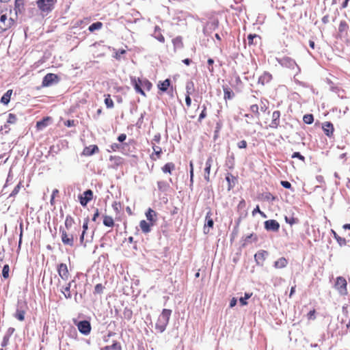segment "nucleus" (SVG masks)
<instances>
[{"label": "nucleus", "instance_id": "obj_44", "mask_svg": "<svg viewBox=\"0 0 350 350\" xmlns=\"http://www.w3.org/2000/svg\"><path fill=\"white\" fill-rule=\"evenodd\" d=\"M303 121L307 124H310L314 122V116L312 114H306L303 117Z\"/></svg>", "mask_w": 350, "mask_h": 350}, {"label": "nucleus", "instance_id": "obj_15", "mask_svg": "<svg viewBox=\"0 0 350 350\" xmlns=\"http://www.w3.org/2000/svg\"><path fill=\"white\" fill-rule=\"evenodd\" d=\"M349 26L347 21H341L339 23L338 26V35L341 38H345L348 36Z\"/></svg>", "mask_w": 350, "mask_h": 350}, {"label": "nucleus", "instance_id": "obj_54", "mask_svg": "<svg viewBox=\"0 0 350 350\" xmlns=\"http://www.w3.org/2000/svg\"><path fill=\"white\" fill-rule=\"evenodd\" d=\"M21 187V183H19L12 190V193H10V196H15L18 192Z\"/></svg>", "mask_w": 350, "mask_h": 350}, {"label": "nucleus", "instance_id": "obj_9", "mask_svg": "<svg viewBox=\"0 0 350 350\" xmlns=\"http://www.w3.org/2000/svg\"><path fill=\"white\" fill-rule=\"evenodd\" d=\"M59 81V77L53 73H48L46 74L42 82V87H49L51 86L53 83H57Z\"/></svg>", "mask_w": 350, "mask_h": 350}, {"label": "nucleus", "instance_id": "obj_63", "mask_svg": "<svg viewBox=\"0 0 350 350\" xmlns=\"http://www.w3.org/2000/svg\"><path fill=\"white\" fill-rule=\"evenodd\" d=\"M64 124L68 126H73L75 125V121L73 120H68L64 122Z\"/></svg>", "mask_w": 350, "mask_h": 350}, {"label": "nucleus", "instance_id": "obj_18", "mask_svg": "<svg viewBox=\"0 0 350 350\" xmlns=\"http://www.w3.org/2000/svg\"><path fill=\"white\" fill-rule=\"evenodd\" d=\"M213 163V159L211 156L208 157L205 163L204 168V179L207 181H210V172L211 167Z\"/></svg>", "mask_w": 350, "mask_h": 350}, {"label": "nucleus", "instance_id": "obj_49", "mask_svg": "<svg viewBox=\"0 0 350 350\" xmlns=\"http://www.w3.org/2000/svg\"><path fill=\"white\" fill-rule=\"evenodd\" d=\"M207 116L206 113V106L205 105H202V110L200 113L199 118H198V122H201L204 118H205Z\"/></svg>", "mask_w": 350, "mask_h": 350}, {"label": "nucleus", "instance_id": "obj_47", "mask_svg": "<svg viewBox=\"0 0 350 350\" xmlns=\"http://www.w3.org/2000/svg\"><path fill=\"white\" fill-rule=\"evenodd\" d=\"M10 267L8 265H5L2 270V275L5 279L9 278Z\"/></svg>", "mask_w": 350, "mask_h": 350}, {"label": "nucleus", "instance_id": "obj_62", "mask_svg": "<svg viewBox=\"0 0 350 350\" xmlns=\"http://www.w3.org/2000/svg\"><path fill=\"white\" fill-rule=\"evenodd\" d=\"M99 215H100L99 211H98V208H96V210H95V213H94V215H93V217H92V220L93 221H94V222H95V221H96V219H97V218L99 217Z\"/></svg>", "mask_w": 350, "mask_h": 350}, {"label": "nucleus", "instance_id": "obj_59", "mask_svg": "<svg viewBox=\"0 0 350 350\" xmlns=\"http://www.w3.org/2000/svg\"><path fill=\"white\" fill-rule=\"evenodd\" d=\"M160 140H161V135L159 133H157V134L154 135L151 142H154L155 144L157 145V144H159L160 142Z\"/></svg>", "mask_w": 350, "mask_h": 350}, {"label": "nucleus", "instance_id": "obj_8", "mask_svg": "<svg viewBox=\"0 0 350 350\" xmlns=\"http://www.w3.org/2000/svg\"><path fill=\"white\" fill-rule=\"evenodd\" d=\"M280 111H274L271 114V120H264L263 123L266 126V127H269L271 129H277L280 124Z\"/></svg>", "mask_w": 350, "mask_h": 350}, {"label": "nucleus", "instance_id": "obj_43", "mask_svg": "<svg viewBox=\"0 0 350 350\" xmlns=\"http://www.w3.org/2000/svg\"><path fill=\"white\" fill-rule=\"evenodd\" d=\"M256 38L260 40V36L257 34H249L247 36L248 44L249 45L256 44V42H254V39H256Z\"/></svg>", "mask_w": 350, "mask_h": 350}, {"label": "nucleus", "instance_id": "obj_58", "mask_svg": "<svg viewBox=\"0 0 350 350\" xmlns=\"http://www.w3.org/2000/svg\"><path fill=\"white\" fill-rule=\"evenodd\" d=\"M315 312H316V311H315V310H314V309H313V310H310V311L307 314V317H308V319L309 320H310V319H315V316H314Z\"/></svg>", "mask_w": 350, "mask_h": 350}, {"label": "nucleus", "instance_id": "obj_10", "mask_svg": "<svg viewBox=\"0 0 350 350\" xmlns=\"http://www.w3.org/2000/svg\"><path fill=\"white\" fill-rule=\"evenodd\" d=\"M57 271L59 276L64 281H68L70 277L68 266L65 263H59L57 266Z\"/></svg>", "mask_w": 350, "mask_h": 350}, {"label": "nucleus", "instance_id": "obj_28", "mask_svg": "<svg viewBox=\"0 0 350 350\" xmlns=\"http://www.w3.org/2000/svg\"><path fill=\"white\" fill-rule=\"evenodd\" d=\"M161 170L165 174H172V172L175 170V164L172 162H168L162 167Z\"/></svg>", "mask_w": 350, "mask_h": 350}, {"label": "nucleus", "instance_id": "obj_61", "mask_svg": "<svg viewBox=\"0 0 350 350\" xmlns=\"http://www.w3.org/2000/svg\"><path fill=\"white\" fill-rule=\"evenodd\" d=\"M280 183H281L282 186L286 189L291 188V184L288 181L282 180V181H281Z\"/></svg>", "mask_w": 350, "mask_h": 350}, {"label": "nucleus", "instance_id": "obj_3", "mask_svg": "<svg viewBox=\"0 0 350 350\" xmlns=\"http://www.w3.org/2000/svg\"><path fill=\"white\" fill-rule=\"evenodd\" d=\"M131 81L136 92L144 96H146V94L142 88L147 91H150L152 87V83L146 79H141L140 78L131 77Z\"/></svg>", "mask_w": 350, "mask_h": 350}, {"label": "nucleus", "instance_id": "obj_27", "mask_svg": "<svg viewBox=\"0 0 350 350\" xmlns=\"http://www.w3.org/2000/svg\"><path fill=\"white\" fill-rule=\"evenodd\" d=\"M272 79V75L269 72H264L258 79V83L262 85L269 83Z\"/></svg>", "mask_w": 350, "mask_h": 350}, {"label": "nucleus", "instance_id": "obj_34", "mask_svg": "<svg viewBox=\"0 0 350 350\" xmlns=\"http://www.w3.org/2000/svg\"><path fill=\"white\" fill-rule=\"evenodd\" d=\"M51 120L50 117L44 118L42 120L36 122V128L38 130H42L48 125L49 121Z\"/></svg>", "mask_w": 350, "mask_h": 350}, {"label": "nucleus", "instance_id": "obj_57", "mask_svg": "<svg viewBox=\"0 0 350 350\" xmlns=\"http://www.w3.org/2000/svg\"><path fill=\"white\" fill-rule=\"evenodd\" d=\"M247 146V143L245 140H241L237 143V146L239 148H246Z\"/></svg>", "mask_w": 350, "mask_h": 350}, {"label": "nucleus", "instance_id": "obj_55", "mask_svg": "<svg viewBox=\"0 0 350 350\" xmlns=\"http://www.w3.org/2000/svg\"><path fill=\"white\" fill-rule=\"evenodd\" d=\"M10 335H5L3 338V340L1 342V346L3 347H6L8 343H9V340H10Z\"/></svg>", "mask_w": 350, "mask_h": 350}, {"label": "nucleus", "instance_id": "obj_33", "mask_svg": "<svg viewBox=\"0 0 350 350\" xmlns=\"http://www.w3.org/2000/svg\"><path fill=\"white\" fill-rule=\"evenodd\" d=\"M245 206H246V203H245V200L241 199L237 205V211L238 212L243 211V213H241V215H243V217H246L247 215V213L245 210Z\"/></svg>", "mask_w": 350, "mask_h": 350}, {"label": "nucleus", "instance_id": "obj_39", "mask_svg": "<svg viewBox=\"0 0 350 350\" xmlns=\"http://www.w3.org/2000/svg\"><path fill=\"white\" fill-rule=\"evenodd\" d=\"M332 233H333V235H334V239L336 240L337 243H338V245L342 247V246H345L347 245V240L346 239L343 238V237H340L336 232H334V230H332Z\"/></svg>", "mask_w": 350, "mask_h": 350}, {"label": "nucleus", "instance_id": "obj_24", "mask_svg": "<svg viewBox=\"0 0 350 350\" xmlns=\"http://www.w3.org/2000/svg\"><path fill=\"white\" fill-rule=\"evenodd\" d=\"M171 85V81L170 79H167L163 81H159L158 84H157V87L159 88V90L160 91H161L162 92H166L168 88L170 87Z\"/></svg>", "mask_w": 350, "mask_h": 350}, {"label": "nucleus", "instance_id": "obj_7", "mask_svg": "<svg viewBox=\"0 0 350 350\" xmlns=\"http://www.w3.org/2000/svg\"><path fill=\"white\" fill-rule=\"evenodd\" d=\"M56 3V0H38L36 3L38 9L43 13L51 12Z\"/></svg>", "mask_w": 350, "mask_h": 350}, {"label": "nucleus", "instance_id": "obj_12", "mask_svg": "<svg viewBox=\"0 0 350 350\" xmlns=\"http://www.w3.org/2000/svg\"><path fill=\"white\" fill-rule=\"evenodd\" d=\"M76 325L79 331L84 335H88L91 332L92 327L90 323L88 321H81L78 323H77Z\"/></svg>", "mask_w": 350, "mask_h": 350}, {"label": "nucleus", "instance_id": "obj_38", "mask_svg": "<svg viewBox=\"0 0 350 350\" xmlns=\"http://www.w3.org/2000/svg\"><path fill=\"white\" fill-rule=\"evenodd\" d=\"M12 94V90H8L1 97V102L4 105H8L10 100Z\"/></svg>", "mask_w": 350, "mask_h": 350}, {"label": "nucleus", "instance_id": "obj_29", "mask_svg": "<svg viewBox=\"0 0 350 350\" xmlns=\"http://www.w3.org/2000/svg\"><path fill=\"white\" fill-rule=\"evenodd\" d=\"M287 264V259L284 257H281L274 262V267L276 269H282L286 267Z\"/></svg>", "mask_w": 350, "mask_h": 350}, {"label": "nucleus", "instance_id": "obj_35", "mask_svg": "<svg viewBox=\"0 0 350 350\" xmlns=\"http://www.w3.org/2000/svg\"><path fill=\"white\" fill-rule=\"evenodd\" d=\"M88 222H89V219H88V218H86L84 220V222H83V231H82L81 234L80 236V243H81V245H85L84 244V237H85V234L86 232V230L88 228Z\"/></svg>", "mask_w": 350, "mask_h": 350}, {"label": "nucleus", "instance_id": "obj_21", "mask_svg": "<svg viewBox=\"0 0 350 350\" xmlns=\"http://www.w3.org/2000/svg\"><path fill=\"white\" fill-rule=\"evenodd\" d=\"M98 152L99 149L96 145H90L83 148L82 154L86 157H89Z\"/></svg>", "mask_w": 350, "mask_h": 350}, {"label": "nucleus", "instance_id": "obj_16", "mask_svg": "<svg viewBox=\"0 0 350 350\" xmlns=\"http://www.w3.org/2000/svg\"><path fill=\"white\" fill-rule=\"evenodd\" d=\"M153 152L150 154V157L152 161L159 159L163 153L162 148L155 144L154 142H151Z\"/></svg>", "mask_w": 350, "mask_h": 350}, {"label": "nucleus", "instance_id": "obj_42", "mask_svg": "<svg viewBox=\"0 0 350 350\" xmlns=\"http://www.w3.org/2000/svg\"><path fill=\"white\" fill-rule=\"evenodd\" d=\"M103 27V23L101 22H96L92 23L89 26L88 29L90 31L93 32L95 30H98L101 29Z\"/></svg>", "mask_w": 350, "mask_h": 350}, {"label": "nucleus", "instance_id": "obj_60", "mask_svg": "<svg viewBox=\"0 0 350 350\" xmlns=\"http://www.w3.org/2000/svg\"><path fill=\"white\" fill-rule=\"evenodd\" d=\"M185 103H186V105L188 108L191 107V96L185 95Z\"/></svg>", "mask_w": 350, "mask_h": 350}, {"label": "nucleus", "instance_id": "obj_26", "mask_svg": "<svg viewBox=\"0 0 350 350\" xmlns=\"http://www.w3.org/2000/svg\"><path fill=\"white\" fill-rule=\"evenodd\" d=\"M224 90V99L227 101L228 100L232 99L235 94L233 91L228 86H223Z\"/></svg>", "mask_w": 350, "mask_h": 350}, {"label": "nucleus", "instance_id": "obj_40", "mask_svg": "<svg viewBox=\"0 0 350 350\" xmlns=\"http://www.w3.org/2000/svg\"><path fill=\"white\" fill-rule=\"evenodd\" d=\"M71 282H69L66 287L62 289V293L64 294L66 298H70L72 297L70 292Z\"/></svg>", "mask_w": 350, "mask_h": 350}, {"label": "nucleus", "instance_id": "obj_51", "mask_svg": "<svg viewBox=\"0 0 350 350\" xmlns=\"http://www.w3.org/2000/svg\"><path fill=\"white\" fill-rule=\"evenodd\" d=\"M105 287L102 284H97L94 287V293L95 294H102L103 292Z\"/></svg>", "mask_w": 350, "mask_h": 350}, {"label": "nucleus", "instance_id": "obj_25", "mask_svg": "<svg viewBox=\"0 0 350 350\" xmlns=\"http://www.w3.org/2000/svg\"><path fill=\"white\" fill-rule=\"evenodd\" d=\"M25 10V0H15L14 11L17 14L22 13Z\"/></svg>", "mask_w": 350, "mask_h": 350}, {"label": "nucleus", "instance_id": "obj_64", "mask_svg": "<svg viewBox=\"0 0 350 350\" xmlns=\"http://www.w3.org/2000/svg\"><path fill=\"white\" fill-rule=\"evenodd\" d=\"M126 134H124V133H122V134H120V135L118 136V140L119 142H124V141L126 139Z\"/></svg>", "mask_w": 350, "mask_h": 350}, {"label": "nucleus", "instance_id": "obj_17", "mask_svg": "<svg viewBox=\"0 0 350 350\" xmlns=\"http://www.w3.org/2000/svg\"><path fill=\"white\" fill-rule=\"evenodd\" d=\"M323 131L326 136L332 137L334 135V127L330 122H325L322 124Z\"/></svg>", "mask_w": 350, "mask_h": 350}, {"label": "nucleus", "instance_id": "obj_50", "mask_svg": "<svg viewBox=\"0 0 350 350\" xmlns=\"http://www.w3.org/2000/svg\"><path fill=\"white\" fill-rule=\"evenodd\" d=\"M257 213H259L262 217H264V218L267 217L266 214L264 212L260 211L258 205H257L256 207L252 211V216H255V215Z\"/></svg>", "mask_w": 350, "mask_h": 350}, {"label": "nucleus", "instance_id": "obj_45", "mask_svg": "<svg viewBox=\"0 0 350 350\" xmlns=\"http://www.w3.org/2000/svg\"><path fill=\"white\" fill-rule=\"evenodd\" d=\"M25 311L24 310H18L15 314V317L21 321H23L25 319Z\"/></svg>", "mask_w": 350, "mask_h": 350}, {"label": "nucleus", "instance_id": "obj_23", "mask_svg": "<svg viewBox=\"0 0 350 350\" xmlns=\"http://www.w3.org/2000/svg\"><path fill=\"white\" fill-rule=\"evenodd\" d=\"M146 217L149 222L152 223V224H155L157 221V213L149 208L146 213Z\"/></svg>", "mask_w": 350, "mask_h": 350}, {"label": "nucleus", "instance_id": "obj_46", "mask_svg": "<svg viewBox=\"0 0 350 350\" xmlns=\"http://www.w3.org/2000/svg\"><path fill=\"white\" fill-rule=\"evenodd\" d=\"M285 221L286 223H288V224H290L291 226H293V224H297L298 221H299V219L296 217H285Z\"/></svg>", "mask_w": 350, "mask_h": 350}, {"label": "nucleus", "instance_id": "obj_11", "mask_svg": "<svg viewBox=\"0 0 350 350\" xmlns=\"http://www.w3.org/2000/svg\"><path fill=\"white\" fill-rule=\"evenodd\" d=\"M94 197L93 191L91 189L85 191L82 194L79 196V200L81 206H86Z\"/></svg>", "mask_w": 350, "mask_h": 350}, {"label": "nucleus", "instance_id": "obj_41", "mask_svg": "<svg viewBox=\"0 0 350 350\" xmlns=\"http://www.w3.org/2000/svg\"><path fill=\"white\" fill-rule=\"evenodd\" d=\"M105 104L109 109H111L114 107L113 101L111 98L110 94H105Z\"/></svg>", "mask_w": 350, "mask_h": 350}, {"label": "nucleus", "instance_id": "obj_13", "mask_svg": "<svg viewBox=\"0 0 350 350\" xmlns=\"http://www.w3.org/2000/svg\"><path fill=\"white\" fill-rule=\"evenodd\" d=\"M212 212L209 210L205 217V224L204 226V232L208 234L211 228H213L214 221L212 218Z\"/></svg>", "mask_w": 350, "mask_h": 350}, {"label": "nucleus", "instance_id": "obj_14", "mask_svg": "<svg viewBox=\"0 0 350 350\" xmlns=\"http://www.w3.org/2000/svg\"><path fill=\"white\" fill-rule=\"evenodd\" d=\"M265 228L269 231L278 232L280 224L275 219H269L265 221Z\"/></svg>", "mask_w": 350, "mask_h": 350}, {"label": "nucleus", "instance_id": "obj_2", "mask_svg": "<svg viewBox=\"0 0 350 350\" xmlns=\"http://www.w3.org/2000/svg\"><path fill=\"white\" fill-rule=\"evenodd\" d=\"M81 228L77 229H59L61 233V239L64 245L74 247L75 241L77 240V235L80 232Z\"/></svg>", "mask_w": 350, "mask_h": 350}, {"label": "nucleus", "instance_id": "obj_31", "mask_svg": "<svg viewBox=\"0 0 350 350\" xmlns=\"http://www.w3.org/2000/svg\"><path fill=\"white\" fill-rule=\"evenodd\" d=\"M103 217L104 226L110 228H113L114 226V220L111 216L104 215Z\"/></svg>", "mask_w": 350, "mask_h": 350}, {"label": "nucleus", "instance_id": "obj_37", "mask_svg": "<svg viewBox=\"0 0 350 350\" xmlns=\"http://www.w3.org/2000/svg\"><path fill=\"white\" fill-rule=\"evenodd\" d=\"M226 179L228 183V189L230 190L235 184L237 181V178L234 176L232 174H227Z\"/></svg>", "mask_w": 350, "mask_h": 350}, {"label": "nucleus", "instance_id": "obj_19", "mask_svg": "<svg viewBox=\"0 0 350 350\" xmlns=\"http://www.w3.org/2000/svg\"><path fill=\"white\" fill-rule=\"evenodd\" d=\"M64 228H62V229H68V230H72V229H77V228H81L79 226H75V220L70 215H67L64 221Z\"/></svg>", "mask_w": 350, "mask_h": 350}, {"label": "nucleus", "instance_id": "obj_53", "mask_svg": "<svg viewBox=\"0 0 350 350\" xmlns=\"http://www.w3.org/2000/svg\"><path fill=\"white\" fill-rule=\"evenodd\" d=\"M252 294L245 293V297H241L239 299V301L242 306L246 305L247 303L246 301V299H249L251 297Z\"/></svg>", "mask_w": 350, "mask_h": 350}, {"label": "nucleus", "instance_id": "obj_32", "mask_svg": "<svg viewBox=\"0 0 350 350\" xmlns=\"http://www.w3.org/2000/svg\"><path fill=\"white\" fill-rule=\"evenodd\" d=\"M185 90H186L185 95H189V96L192 95L195 92L194 83L192 81H187L186 83Z\"/></svg>", "mask_w": 350, "mask_h": 350}, {"label": "nucleus", "instance_id": "obj_56", "mask_svg": "<svg viewBox=\"0 0 350 350\" xmlns=\"http://www.w3.org/2000/svg\"><path fill=\"white\" fill-rule=\"evenodd\" d=\"M292 158H298L299 159L301 160L302 161H305V157L301 155L299 152H294L293 154H292Z\"/></svg>", "mask_w": 350, "mask_h": 350}, {"label": "nucleus", "instance_id": "obj_22", "mask_svg": "<svg viewBox=\"0 0 350 350\" xmlns=\"http://www.w3.org/2000/svg\"><path fill=\"white\" fill-rule=\"evenodd\" d=\"M154 224L150 222H147L146 220H142L139 222V226L143 233L148 234L151 231V227Z\"/></svg>", "mask_w": 350, "mask_h": 350}, {"label": "nucleus", "instance_id": "obj_6", "mask_svg": "<svg viewBox=\"0 0 350 350\" xmlns=\"http://www.w3.org/2000/svg\"><path fill=\"white\" fill-rule=\"evenodd\" d=\"M334 288L341 296L347 295V282L346 279L342 276L337 277L334 284Z\"/></svg>", "mask_w": 350, "mask_h": 350}, {"label": "nucleus", "instance_id": "obj_1", "mask_svg": "<svg viewBox=\"0 0 350 350\" xmlns=\"http://www.w3.org/2000/svg\"><path fill=\"white\" fill-rule=\"evenodd\" d=\"M269 109V101L265 98H261L258 103L251 105L250 111L251 113L245 115V118H256L260 123L262 122L261 113H265Z\"/></svg>", "mask_w": 350, "mask_h": 350}, {"label": "nucleus", "instance_id": "obj_4", "mask_svg": "<svg viewBox=\"0 0 350 350\" xmlns=\"http://www.w3.org/2000/svg\"><path fill=\"white\" fill-rule=\"evenodd\" d=\"M172 310L169 309H163L161 314L158 317L155 324V329L160 333L165 331L170 318Z\"/></svg>", "mask_w": 350, "mask_h": 350}, {"label": "nucleus", "instance_id": "obj_52", "mask_svg": "<svg viewBox=\"0 0 350 350\" xmlns=\"http://www.w3.org/2000/svg\"><path fill=\"white\" fill-rule=\"evenodd\" d=\"M16 120H17V118H16V115H14L13 113H10L8 115V120H7V122L8 124H15L16 122Z\"/></svg>", "mask_w": 350, "mask_h": 350}, {"label": "nucleus", "instance_id": "obj_30", "mask_svg": "<svg viewBox=\"0 0 350 350\" xmlns=\"http://www.w3.org/2000/svg\"><path fill=\"white\" fill-rule=\"evenodd\" d=\"M157 185L159 191L161 192H165L170 188L169 183L165 180H159Z\"/></svg>", "mask_w": 350, "mask_h": 350}, {"label": "nucleus", "instance_id": "obj_20", "mask_svg": "<svg viewBox=\"0 0 350 350\" xmlns=\"http://www.w3.org/2000/svg\"><path fill=\"white\" fill-rule=\"evenodd\" d=\"M268 253L265 250L258 251L255 255L254 258L256 263L259 265H262Z\"/></svg>", "mask_w": 350, "mask_h": 350}, {"label": "nucleus", "instance_id": "obj_48", "mask_svg": "<svg viewBox=\"0 0 350 350\" xmlns=\"http://www.w3.org/2000/svg\"><path fill=\"white\" fill-rule=\"evenodd\" d=\"M262 198L265 200L273 201L275 200V197L270 192H266L262 194Z\"/></svg>", "mask_w": 350, "mask_h": 350}, {"label": "nucleus", "instance_id": "obj_5", "mask_svg": "<svg viewBox=\"0 0 350 350\" xmlns=\"http://www.w3.org/2000/svg\"><path fill=\"white\" fill-rule=\"evenodd\" d=\"M14 25V19L8 15V10L0 12V33L10 29Z\"/></svg>", "mask_w": 350, "mask_h": 350}, {"label": "nucleus", "instance_id": "obj_36", "mask_svg": "<svg viewBox=\"0 0 350 350\" xmlns=\"http://www.w3.org/2000/svg\"><path fill=\"white\" fill-rule=\"evenodd\" d=\"M101 350H122V347L119 342L114 341L111 345H107Z\"/></svg>", "mask_w": 350, "mask_h": 350}]
</instances>
